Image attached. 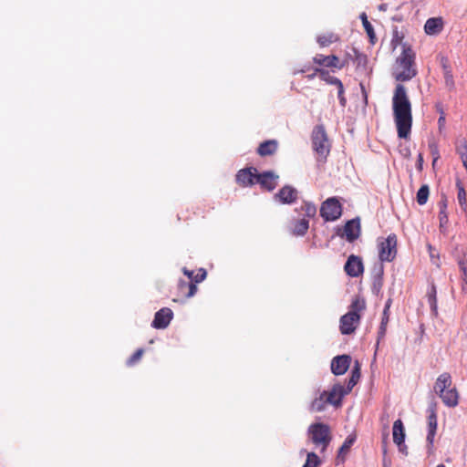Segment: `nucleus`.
I'll return each mask as SVG.
<instances>
[{
	"label": "nucleus",
	"instance_id": "nucleus-1",
	"mask_svg": "<svg viewBox=\"0 0 467 467\" xmlns=\"http://www.w3.org/2000/svg\"><path fill=\"white\" fill-rule=\"evenodd\" d=\"M392 109L399 138L408 139L412 126V110L406 88L402 84L395 88Z\"/></svg>",
	"mask_w": 467,
	"mask_h": 467
},
{
	"label": "nucleus",
	"instance_id": "nucleus-2",
	"mask_svg": "<svg viewBox=\"0 0 467 467\" xmlns=\"http://www.w3.org/2000/svg\"><path fill=\"white\" fill-rule=\"evenodd\" d=\"M418 71L415 65V52L410 47H404L396 59L393 76L397 81L405 82L413 78Z\"/></svg>",
	"mask_w": 467,
	"mask_h": 467
},
{
	"label": "nucleus",
	"instance_id": "nucleus-3",
	"mask_svg": "<svg viewBox=\"0 0 467 467\" xmlns=\"http://www.w3.org/2000/svg\"><path fill=\"white\" fill-rule=\"evenodd\" d=\"M311 140L313 150L317 154V160L325 161L330 152L331 144L323 124L317 125L312 131Z\"/></svg>",
	"mask_w": 467,
	"mask_h": 467
},
{
	"label": "nucleus",
	"instance_id": "nucleus-4",
	"mask_svg": "<svg viewBox=\"0 0 467 467\" xmlns=\"http://www.w3.org/2000/svg\"><path fill=\"white\" fill-rule=\"evenodd\" d=\"M308 434L316 446H321L323 452L331 441L330 429L324 423H314L308 428Z\"/></svg>",
	"mask_w": 467,
	"mask_h": 467
},
{
	"label": "nucleus",
	"instance_id": "nucleus-5",
	"mask_svg": "<svg viewBox=\"0 0 467 467\" xmlns=\"http://www.w3.org/2000/svg\"><path fill=\"white\" fill-rule=\"evenodd\" d=\"M398 238L390 234L387 238L379 239V258L382 262H392L397 255Z\"/></svg>",
	"mask_w": 467,
	"mask_h": 467
},
{
	"label": "nucleus",
	"instance_id": "nucleus-6",
	"mask_svg": "<svg viewBox=\"0 0 467 467\" xmlns=\"http://www.w3.org/2000/svg\"><path fill=\"white\" fill-rule=\"evenodd\" d=\"M342 214V205L337 197L327 198L322 202L320 215L326 222L336 221Z\"/></svg>",
	"mask_w": 467,
	"mask_h": 467
},
{
	"label": "nucleus",
	"instance_id": "nucleus-7",
	"mask_svg": "<svg viewBox=\"0 0 467 467\" xmlns=\"http://www.w3.org/2000/svg\"><path fill=\"white\" fill-rule=\"evenodd\" d=\"M349 59V54L346 55L342 60H340L339 57L336 55L326 56L323 54H317L313 57V62L320 67L342 69L348 65Z\"/></svg>",
	"mask_w": 467,
	"mask_h": 467
},
{
	"label": "nucleus",
	"instance_id": "nucleus-8",
	"mask_svg": "<svg viewBox=\"0 0 467 467\" xmlns=\"http://www.w3.org/2000/svg\"><path fill=\"white\" fill-rule=\"evenodd\" d=\"M317 72L318 73V77L321 80L325 81L328 85H334L337 88V97L339 99V103L342 107H345L347 104V99L344 96L345 89L342 81L329 74V72L324 68H317Z\"/></svg>",
	"mask_w": 467,
	"mask_h": 467
},
{
	"label": "nucleus",
	"instance_id": "nucleus-9",
	"mask_svg": "<svg viewBox=\"0 0 467 467\" xmlns=\"http://www.w3.org/2000/svg\"><path fill=\"white\" fill-rule=\"evenodd\" d=\"M365 308V300L359 296H356L352 300L348 311L341 317L339 321H359L361 318V313Z\"/></svg>",
	"mask_w": 467,
	"mask_h": 467
},
{
	"label": "nucleus",
	"instance_id": "nucleus-10",
	"mask_svg": "<svg viewBox=\"0 0 467 467\" xmlns=\"http://www.w3.org/2000/svg\"><path fill=\"white\" fill-rule=\"evenodd\" d=\"M257 169L254 167L240 170L236 176V182L242 187L252 186L256 183Z\"/></svg>",
	"mask_w": 467,
	"mask_h": 467
},
{
	"label": "nucleus",
	"instance_id": "nucleus-11",
	"mask_svg": "<svg viewBox=\"0 0 467 467\" xmlns=\"http://www.w3.org/2000/svg\"><path fill=\"white\" fill-rule=\"evenodd\" d=\"M177 290V298H174V301H182L184 299H188L195 295L197 291V286L192 282H187L184 280H180L176 286Z\"/></svg>",
	"mask_w": 467,
	"mask_h": 467
},
{
	"label": "nucleus",
	"instance_id": "nucleus-12",
	"mask_svg": "<svg viewBox=\"0 0 467 467\" xmlns=\"http://www.w3.org/2000/svg\"><path fill=\"white\" fill-rule=\"evenodd\" d=\"M298 192L292 186L282 187L274 196L275 200L283 204H291L297 200Z\"/></svg>",
	"mask_w": 467,
	"mask_h": 467
},
{
	"label": "nucleus",
	"instance_id": "nucleus-13",
	"mask_svg": "<svg viewBox=\"0 0 467 467\" xmlns=\"http://www.w3.org/2000/svg\"><path fill=\"white\" fill-rule=\"evenodd\" d=\"M347 275L352 277H358L362 275L364 271L363 263L360 257L351 254L347 260L344 266Z\"/></svg>",
	"mask_w": 467,
	"mask_h": 467
},
{
	"label": "nucleus",
	"instance_id": "nucleus-14",
	"mask_svg": "<svg viewBox=\"0 0 467 467\" xmlns=\"http://www.w3.org/2000/svg\"><path fill=\"white\" fill-rule=\"evenodd\" d=\"M360 233L361 225L359 218H355L346 223L343 235L346 237L348 242L352 243L357 240L359 237Z\"/></svg>",
	"mask_w": 467,
	"mask_h": 467
},
{
	"label": "nucleus",
	"instance_id": "nucleus-15",
	"mask_svg": "<svg viewBox=\"0 0 467 467\" xmlns=\"http://www.w3.org/2000/svg\"><path fill=\"white\" fill-rule=\"evenodd\" d=\"M278 175L273 171H264L256 175V183L266 191H273L277 185Z\"/></svg>",
	"mask_w": 467,
	"mask_h": 467
},
{
	"label": "nucleus",
	"instance_id": "nucleus-16",
	"mask_svg": "<svg viewBox=\"0 0 467 467\" xmlns=\"http://www.w3.org/2000/svg\"><path fill=\"white\" fill-rule=\"evenodd\" d=\"M351 358L348 355L335 357L331 361V371L333 374L339 376L347 372L350 366Z\"/></svg>",
	"mask_w": 467,
	"mask_h": 467
},
{
	"label": "nucleus",
	"instance_id": "nucleus-17",
	"mask_svg": "<svg viewBox=\"0 0 467 467\" xmlns=\"http://www.w3.org/2000/svg\"><path fill=\"white\" fill-rule=\"evenodd\" d=\"M346 394H348V390H345V388L340 384H336L330 391H327V400L329 404L337 407L341 404V400Z\"/></svg>",
	"mask_w": 467,
	"mask_h": 467
},
{
	"label": "nucleus",
	"instance_id": "nucleus-18",
	"mask_svg": "<svg viewBox=\"0 0 467 467\" xmlns=\"http://www.w3.org/2000/svg\"><path fill=\"white\" fill-rule=\"evenodd\" d=\"M442 402L448 407H455L458 404L459 394L455 387H451L448 389L439 394Z\"/></svg>",
	"mask_w": 467,
	"mask_h": 467
},
{
	"label": "nucleus",
	"instance_id": "nucleus-19",
	"mask_svg": "<svg viewBox=\"0 0 467 467\" xmlns=\"http://www.w3.org/2000/svg\"><path fill=\"white\" fill-rule=\"evenodd\" d=\"M441 67H442V71H443V78H444V83H445L446 88L450 91L454 90L455 82H454V78H453V74H452L451 67L447 58L441 59Z\"/></svg>",
	"mask_w": 467,
	"mask_h": 467
},
{
	"label": "nucleus",
	"instance_id": "nucleus-20",
	"mask_svg": "<svg viewBox=\"0 0 467 467\" xmlns=\"http://www.w3.org/2000/svg\"><path fill=\"white\" fill-rule=\"evenodd\" d=\"M452 386L451 377L449 373L441 374L434 384V391L437 395L443 392Z\"/></svg>",
	"mask_w": 467,
	"mask_h": 467
},
{
	"label": "nucleus",
	"instance_id": "nucleus-21",
	"mask_svg": "<svg viewBox=\"0 0 467 467\" xmlns=\"http://www.w3.org/2000/svg\"><path fill=\"white\" fill-rule=\"evenodd\" d=\"M278 148V142L276 140H268L262 143L257 148V153L262 156H270L275 153Z\"/></svg>",
	"mask_w": 467,
	"mask_h": 467
},
{
	"label": "nucleus",
	"instance_id": "nucleus-22",
	"mask_svg": "<svg viewBox=\"0 0 467 467\" xmlns=\"http://www.w3.org/2000/svg\"><path fill=\"white\" fill-rule=\"evenodd\" d=\"M443 28V21L441 17L429 18L425 25L424 30L427 35H436Z\"/></svg>",
	"mask_w": 467,
	"mask_h": 467
},
{
	"label": "nucleus",
	"instance_id": "nucleus-23",
	"mask_svg": "<svg viewBox=\"0 0 467 467\" xmlns=\"http://www.w3.org/2000/svg\"><path fill=\"white\" fill-rule=\"evenodd\" d=\"M340 41L338 34L334 32H326L317 36V42L321 47H327L334 43Z\"/></svg>",
	"mask_w": 467,
	"mask_h": 467
},
{
	"label": "nucleus",
	"instance_id": "nucleus-24",
	"mask_svg": "<svg viewBox=\"0 0 467 467\" xmlns=\"http://www.w3.org/2000/svg\"><path fill=\"white\" fill-rule=\"evenodd\" d=\"M437 430V415L433 409L430 410V414L428 416V435L427 441L429 444H432L434 441V436Z\"/></svg>",
	"mask_w": 467,
	"mask_h": 467
},
{
	"label": "nucleus",
	"instance_id": "nucleus-25",
	"mask_svg": "<svg viewBox=\"0 0 467 467\" xmlns=\"http://www.w3.org/2000/svg\"><path fill=\"white\" fill-rule=\"evenodd\" d=\"M327 391L321 392L318 397H316L314 400L311 402L309 410L315 412L323 411L327 405L329 404L328 400H327Z\"/></svg>",
	"mask_w": 467,
	"mask_h": 467
},
{
	"label": "nucleus",
	"instance_id": "nucleus-26",
	"mask_svg": "<svg viewBox=\"0 0 467 467\" xmlns=\"http://www.w3.org/2000/svg\"><path fill=\"white\" fill-rule=\"evenodd\" d=\"M393 441L395 444H400L405 440V431L401 420H397L392 428Z\"/></svg>",
	"mask_w": 467,
	"mask_h": 467
},
{
	"label": "nucleus",
	"instance_id": "nucleus-27",
	"mask_svg": "<svg viewBox=\"0 0 467 467\" xmlns=\"http://www.w3.org/2000/svg\"><path fill=\"white\" fill-rule=\"evenodd\" d=\"M308 228V220L306 218H302L295 222L292 233L295 235L303 236L307 233Z\"/></svg>",
	"mask_w": 467,
	"mask_h": 467
},
{
	"label": "nucleus",
	"instance_id": "nucleus-28",
	"mask_svg": "<svg viewBox=\"0 0 467 467\" xmlns=\"http://www.w3.org/2000/svg\"><path fill=\"white\" fill-rule=\"evenodd\" d=\"M456 188L458 191V193H457L458 202H459L461 208L464 212H466L467 211V195H466V192L463 187V184L461 182V180H459V179L456 181Z\"/></svg>",
	"mask_w": 467,
	"mask_h": 467
},
{
	"label": "nucleus",
	"instance_id": "nucleus-29",
	"mask_svg": "<svg viewBox=\"0 0 467 467\" xmlns=\"http://www.w3.org/2000/svg\"><path fill=\"white\" fill-rule=\"evenodd\" d=\"M427 297L434 317H437V290L433 283H431L430 289L427 292Z\"/></svg>",
	"mask_w": 467,
	"mask_h": 467
},
{
	"label": "nucleus",
	"instance_id": "nucleus-30",
	"mask_svg": "<svg viewBox=\"0 0 467 467\" xmlns=\"http://www.w3.org/2000/svg\"><path fill=\"white\" fill-rule=\"evenodd\" d=\"M456 152L462 159L463 167L467 171V141L466 140H460L456 145Z\"/></svg>",
	"mask_w": 467,
	"mask_h": 467
},
{
	"label": "nucleus",
	"instance_id": "nucleus-31",
	"mask_svg": "<svg viewBox=\"0 0 467 467\" xmlns=\"http://www.w3.org/2000/svg\"><path fill=\"white\" fill-rule=\"evenodd\" d=\"M173 317V312L169 307H163L156 312L153 321H171Z\"/></svg>",
	"mask_w": 467,
	"mask_h": 467
},
{
	"label": "nucleus",
	"instance_id": "nucleus-32",
	"mask_svg": "<svg viewBox=\"0 0 467 467\" xmlns=\"http://www.w3.org/2000/svg\"><path fill=\"white\" fill-rule=\"evenodd\" d=\"M361 19H362V24H363V26L365 28V31L366 33L368 34L369 39H370V42L372 44L375 43V40H376V35H375V32H374V29H373V26L372 25L370 24V22L368 20V17L366 16L365 13H363L361 16H360Z\"/></svg>",
	"mask_w": 467,
	"mask_h": 467
},
{
	"label": "nucleus",
	"instance_id": "nucleus-33",
	"mask_svg": "<svg viewBox=\"0 0 467 467\" xmlns=\"http://www.w3.org/2000/svg\"><path fill=\"white\" fill-rule=\"evenodd\" d=\"M300 210L303 212L304 216L307 218H313L317 214L316 205L309 202H304Z\"/></svg>",
	"mask_w": 467,
	"mask_h": 467
},
{
	"label": "nucleus",
	"instance_id": "nucleus-34",
	"mask_svg": "<svg viewBox=\"0 0 467 467\" xmlns=\"http://www.w3.org/2000/svg\"><path fill=\"white\" fill-rule=\"evenodd\" d=\"M429 193H430L429 186L426 184L422 185L417 192V196H416L417 202L420 205H424L428 201Z\"/></svg>",
	"mask_w": 467,
	"mask_h": 467
},
{
	"label": "nucleus",
	"instance_id": "nucleus-35",
	"mask_svg": "<svg viewBox=\"0 0 467 467\" xmlns=\"http://www.w3.org/2000/svg\"><path fill=\"white\" fill-rule=\"evenodd\" d=\"M356 440L355 436L349 435L345 440L342 446L339 448L338 451V457H344L349 451L350 447L353 445L354 441Z\"/></svg>",
	"mask_w": 467,
	"mask_h": 467
},
{
	"label": "nucleus",
	"instance_id": "nucleus-36",
	"mask_svg": "<svg viewBox=\"0 0 467 467\" xmlns=\"http://www.w3.org/2000/svg\"><path fill=\"white\" fill-rule=\"evenodd\" d=\"M459 269L461 272V278L462 280V290L467 292V265L465 261H459Z\"/></svg>",
	"mask_w": 467,
	"mask_h": 467
},
{
	"label": "nucleus",
	"instance_id": "nucleus-37",
	"mask_svg": "<svg viewBox=\"0 0 467 467\" xmlns=\"http://www.w3.org/2000/svg\"><path fill=\"white\" fill-rule=\"evenodd\" d=\"M320 464V460L315 452H308L306 454V461L303 467H317Z\"/></svg>",
	"mask_w": 467,
	"mask_h": 467
},
{
	"label": "nucleus",
	"instance_id": "nucleus-38",
	"mask_svg": "<svg viewBox=\"0 0 467 467\" xmlns=\"http://www.w3.org/2000/svg\"><path fill=\"white\" fill-rule=\"evenodd\" d=\"M439 221H440V231L441 234H447V226L449 223L448 213L447 212H439Z\"/></svg>",
	"mask_w": 467,
	"mask_h": 467
},
{
	"label": "nucleus",
	"instance_id": "nucleus-39",
	"mask_svg": "<svg viewBox=\"0 0 467 467\" xmlns=\"http://www.w3.org/2000/svg\"><path fill=\"white\" fill-rule=\"evenodd\" d=\"M144 353L143 348H139L136 352L127 360L128 366H133L140 360Z\"/></svg>",
	"mask_w": 467,
	"mask_h": 467
},
{
	"label": "nucleus",
	"instance_id": "nucleus-40",
	"mask_svg": "<svg viewBox=\"0 0 467 467\" xmlns=\"http://www.w3.org/2000/svg\"><path fill=\"white\" fill-rule=\"evenodd\" d=\"M356 326L354 323H341L340 325V332L344 335L352 334L356 330Z\"/></svg>",
	"mask_w": 467,
	"mask_h": 467
},
{
	"label": "nucleus",
	"instance_id": "nucleus-41",
	"mask_svg": "<svg viewBox=\"0 0 467 467\" xmlns=\"http://www.w3.org/2000/svg\"><path fill=\"white\" fill-rule=\"evenodd\" d=\"M429 149L431 155L433 158V163L440 158L439 147L435 141H431L429 143Z\"/></svg>",
	"mask_w": 467,
	"mask_h": 467
},
{
	"label": "nucleus",
	"instance_id": "nucleus-42",
	"mask_svg": "<svg viewBox=\"0 0 467 467\" xmlns=\"http://www.w3.org/2000/svg\"><path fill=\"white\" fill-rule=\"evenodd\" d=\"M380 420L383 424V428H384V435H385V439L388 438L389 436V415L388 413H383L381 418H380Z\"/></svg>",
	"mask_w": 467,
	"mask_h": 467
},
{
	"label": "nucleus",
	"instance_id": "nucleus-43",
	"mask_svg": "<svg viewBox=\"0 0 467 467\" xmlns=\"http://www.w3.org/2000/svg\"><path fill=\"white\" fill-rule=\"evenodd\" d=\"M206 270L203 268H200L193 277V283L196 285L197 283L203 281L206 278Z\"/></svg>",
	"mask_w": 467,
	"mask_h": 467
},
{
	"label": "nucleus",
	"instance_id": "nucleus-44",
	"mask_svg": "<svg viewBox=\"0 0 467 467\" xmlns=\"http://www.w3.org/2000/svg\"><path fill=\"white\" fill-rule=\"evenodd\" d=\"M351 378L358 379V380L360 378V368H359L358 362H356V366L353 368V369L351 371Z\"/></svg>",
	"mask_w": 467,
	"mask_h": 467
},
{
	"label": "nucleus",
	"instance_id": "nucleus-45",
	"mask_svg": "<svg viewBox=\"0 0 467 467\" xmlns=\"http://www.w3.org/2000/svg\"><path fill=\"white\" fill-rule=\"evenodd\" d=\"M447 197L445 195H442L441 201L439 202L440 212H447Z\"/></svg>",
	"mask_w": 467,
	"mask_h": 467
},
{
	"label": "nucleus",
	"instance_id": "nucleus-46",
	"mask_svg": "<svg viewBox=\"0 0 467 467\" xmlns=\"http://www.w3.org/2000/svg\"><path fill=\"white\" fill-rule=\"evenodd\" d=\"M386 325L387 323H381L380 327H379V337H378V342L384 337L385 334H386Z\"/></svg>",
	"mask_w": 467,
	"mask_h": 467
},
{
	"label": "nucleus",
	"instance_id": "nucleus-47",
	"mask_svg": "<svg viewBox=\"0 0 467 467\" xmlns=\"http://www.w3.org/2000/svg\"><path fill=\"white\" fill-rule=\"evenodd\" d=\"M358 379H355L350 377L348 387L345 389V390H348V393L353 389V387L358 383Z\"/></svg>",
	"mask_w": 467,
	"mask_h": 467
},
{
	"label": "nucleus",
	"instance_id": "nucleus-48",
	"mask_svg": "<svg viewBox=\"0 0 467 467\" xmlns=\"http://www.w3.org/2000/svg\"><path fill=\"white\" fill-rule=\"evenodd\" d=\"M438 125H439V130H441V129L445 125V113H444V111H441V115L440 116V118L438 119Z\"/></svg>",
	"mask_w": 467,
	"mask_h": 467
},
{
	"label": "nucleus",
	"instance_id": "nucleus-49",
	"mask_svg": "<svg viewBox=\"0 0 467 467\" xmlns=\"http://www.w3.org/2000/svg\"><path fill=\"white\" fill-rule=\"evenodd\" d=\"M399 448V451L407 455L408 454V447L404 444V441L403 442H400V444H396Z\"/></svg>",
	"mask_w": 467,
	"mask_h": 467
},
{
	"label": "nucleus",
	"instance_id": "nucleus-50",
	"mask_svg": "<svg viewBox=\"0 0 467 467\" xmlns=\"http://www.w3.org/2000/svg\"><path fill=\"white\" fill-rule=\"evenodd\" d=\"M183 274L189 277V279H190L189 282H192L193 283V277H194V275H193L194 272L193 271L188 270L187 268H183Z\"/></svg>",
	"mask_w": 467,
	"mask_h": 467
},
{
	"label": "nucleus",
	"instance_id": "nucleus-51",
	"mask_svg": "<svg viewBox=\"0 0 467 467\" xmlns=\"http://www.w3.org/2000/svg\"><path fill=\"white\" fill-rule=\"evenodd\" d=\"M170 323H152V327L156 329H165Z\"/></svg>",
	"mask_w": 467,
	"mask_h": 467
},
{
	"label": "nucleus",
	"instance_id": "nucleus-52",
	"mask_svg": "<svg viewBox=\"0 0 467 467\" xmlns=\"http://www.w3.org/2000/svg\"><path fill=\"white\" fill-rule=\"evenodd\" d=\"M316 76H318V73L317 72V68L314 70V72L310 75L307 76V78L309 79H312L314 78Z\"/></svg>",
	"mask_w": 467,
	"mask_h": 467
},
{
	"label": "nucleus",
	"instance_id": "nucleus-53",
	"mask_svg": "<svg viewBox=\"0 0 467 467\" xmlns=\"http://www.w3.org/2000/svg\"><path fill=\"white\" fill-rule=\"evenodd\" d=\"M387 7H388V5L387 4H381L379 6V9L381 10V11H386L387 10Z\"/></svg>",
	"mask_w": 467,
	"mask_h": 467
},
{
	"label": "nucleus",
	"instance_id": "nucleus-54",
	"mask_svg": "<svg viewBox=\"0 0 467 467\" xmlns=\"http://www.w3.org/2000/svg\"><path fill=\"white\" fill-rule=\"evenodd\" d=\"M437 110L440 112V116L441 115V111H443V109L441 104L436 105Z\"/></svg>",
	"mask_w": 467,
	"mask_h": 467
},
{
	"label": "nucleus",
	"instance_id": "nucleus-55",
	"mask_svg": "<svg viewBox=\"0 0 467 467\" xmlns=\"http://www.w3.org/2000/svg\"><path fill=\"white\" fill-rule=\"evenodd\" d=\"M423 159H422V155L421 154H419V157H418V161L420 162V164H421Z\"/></svg>",
	"mask_w": 467,
	"mask_h": 467
},
{
	"label": "nucleus",
	"instance_id": "nucleus-56",
	"mask_svg": "<svg viewBox=\"0 0 467 467\" xmlns=\"http://www.w3.org/2000/svg\"><path fill=\"white\" fill-rule=\"evenodd\" d=\"M428 247H429V250L431 251V249H432L431 245H428Z\"/></svg>",
	"mask_w": 467,
	"mask_h": 467
},
{
	"label": "nucleus",
	"instance_id": "nucleus-57",
	"mask_svg": "<svg viewBox=\"0 0 467 467\" xmlns=\"http://www.w3.org/2000/svg\"><path fill=\"white\" fill-rule=\"evenodd\" d=\"M437 467H445L443 464H439Z\"/></svg>",
	"mask_w": 467,
	"mask_h": 467
}]
</instances>
